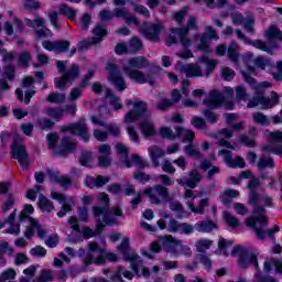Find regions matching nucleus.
<instances>
[{"label":"nucleus","instance_id":"14","mask_svg":"<svg viewBox=\"0 0 282 282\" xmlns=\"http://www.w3.org/2000/svg\"><path fill=\"white\" fill-rule=\"evenodd\" d=\"M252 213L257 217L246 219V225L249 228H252L253 230L254 228H258L257 223L260 224V226H268V217L265 216V208L263 206L253 207Z\"/></svg>","mask_w":282,"mask_h":282},{"label":"nucleus","instance_id":"33","mask_svg":"<svg viewBox=\"0 0 282 282\" xmlns=\"http://www.w3.org/2000/svg\"><path fill=\"white\" fill-rule=\"evenodd\" d=\"M102 230H105V225L102 224V220L100 218H97L96 230L89 227H85L83 229V236L86 239H91V237H99V235L102 234Z\"/></svg>","mask_w":282,"mask_h":282},{"label":"nucleus","instance_id":"24","mask_svg":"<svg viewBox=\"0 0 282 282\" xmlns=\"http://www.w3.org/2000/svg\"><path fill=\"white\" fill-rule=\"evenodd\" d=\"M113 17H117V19H123L128 25H140V21H138V18H135L133 14L129 13L126 8H115L113 9Z\"/></svg>","mask_w":282,"mask_h":282},{"label":"nucleus","instance_id":"64","mask_svg":"<svg viewBox=\"0 0 282 282\" xmlns=\"http://www.w3.org/2000/svg\"><path fill=\"white\" fill-rule=\"evenodd\" d=\"M256 282H276V278L270 276V275H261L260 273H257L254 275Z\"/></svg>","mask_w":282,"mask_h":282},{"label":"nucleus","instance_id":"11","mask_svg":"<svg viewBox=\"0 0 282 282\" xmlns=\"http://www.w3.org/2000/svg\"><path fill=\"white\" fill-rule=\"evenodd\" d=\"M11 154L14 160H18L22 169L30 166V155L28 154V150H25V145L19 143V138L13 139Z\"/></svg>","mask_w":282,"mask_h":282},{"label":"nucleus","instance_id":"8","mask_svg":"<svg viewBox=\"0 0 282 282\" xmlns=\"http://www.w3.org/2000/svg\"><path fill=\"white\" fill-rule=\"evenodd\" d=\"M80 78V66L78 64H73L65 73L62 74V77L54 79L55 87L65 91L67 85H72L74 80Z\"/></svg>","mask_w":282,"mask_h":282},{"label":"nucleus","instance_id":"45","mask_svg":"<svg viewBox=\"0 0 282 282\" xmlns=\"http://www.w3.org/2000/svg\"><path fill=\"white\" fill-rule=\"evenodd\" d=\"M195 39L197 41V50L199 52H205V54H208L210 52V47L208 46V36L207 35H195Z\"/></svg>","mask_w":282,"mask_h":282},{"label":"nucleus","instance_id":"59","mask_svg":"<svg viewBox=\"0 0 282 282\" xmlns=\"http://www.w3.org/2000/svg\"><path fill=\"white\" fill-rule=\"evenodd\" d=\"M144 45L142 44V40L139 37H132L130 40V50L133 54L140 52Z\"/></svg>","mask_w":282,"mask_h":282},{"label":"nucleus","instance_id":"1","mask_svg":"<svg viewBox=\"0 0 282 282\" xmlns=\"http://www.w3.org/2000/svg\"><path fill=\"white\" fill-rule=\"evenodd\" d=\"M129 65V66H128ZM128 65H123L122 69L131 80L134 83H139V85H144V83H149V85L154 86L155 80H153V73L144 74L140 69H144L151 66V62L144 56H134L128 59Z\"/></svg>","mask_w":282,"mask_h":282},{"label":"nucleus","instance_id":"30","mask_svg":"<svg viewBox=\"0 0 282 282\" xmlns=\"http://www.w3.org/2000/svg\"><path fill=\"white\" fill-rule=\"evenodd\" d=\"M109 176L105 177L102 175H98L97 177L87 176L85 184L88 188H102L105 184H109Z\"/></svg>","mask_w":282,"mask_h":282},{"label":"nucleus","instance_id":"21","mask_svg":"<svg viewBox=\"0 0 282 282\" xmlns=\"http://www.w3.org/2000/svg\"><path fill=\"white\" fill-rule=\"evenodd\" d=\"M98 152H99V158H98L99 166H104V167L111 166V145L104 143L99 145Z\"/></svg>","mask_w":282,"mask_h":282},{"label":"nucleus","instance_id":"53","mask_svg":"<svg viewBox=\"0 0 282 282\" xmlns=\"http://www.w3.org/2000/svg\"><path fill=\"white\" fill-rule=\"evenodd\" d=\"M94 158V154L90 151L84 150L80 152V156H79V164H82V166H87L89 167L91 159Z\"/></svg>","mask_w":282,"mask_h":282},{"label":"nucleus","instance_id":"35","mask_svg":"<svg viewBox=\"0 0 282 282\" xmlns=\"http://www.w3.org/2000/svg\"><path fill=\"white\" fill-rule=\"evenodd\" d=\"M148 151H149V155H150L153 166H155V167L160 166L159 159L164 158V150H162V148H160L158 145H153V147H150L148 149Z\"/></svg>","mask_w":282,"mask_h":282},{"label":"nucleus","instance_id":"47","mask_svg":"<svg viewBox=\"0 0 282 282\" xmlns=\"http://www.w3.org/2000/svg\"><path fill=\"white\" fill-rule=\"evenodd\" d=\"M39 206L41 210H44L45 213H52V210H54V203L43 196V194L40 195Z\"/></svg>","mask_w":282,"mask_h":282},{"label":"nucleus","instance_id":"49","mask_svg":"<svg viewBox=\"0 0 282 282\" xmlns=\"http://www.w3.org/2000/svg\"><path fill=\"white\" fill-rule=\"evenodd\" d=\"M272 265L276 268L278 272L282 273V262L274 258L264 261V272H271Z\"/></svg>","mask_w":282,"mask_h":282},{"label":"nucleus","instance_id":"32","mask_svg":"<svg viewBox=\"0 0 282 282\" xmlns=\"http://www.w3.org/2000/svg\"><path fill=\"white\" fill-rule=\"evenodd\" d=\"M217 135L223 137L218 139L219 147H225L226 149L235 150V145L230 144V142L227 141L230 140V138H232V130L224 128L221 130H218Z\"/></svg>","mask_w":282,"mask_h":282},{"label":"nucleus","instance_id":"42","mask_svg":"<svg viewBox=\"0 0 282 282\" xmlns=\"http://www.w3.org/2000/svg\"><path fill=\"white\" fill-rule=\"evenodd\" d=\"M176 132L180 138V135L183 137V142H189V144H193V140H195V132L193 130H186L182 127H176Z\"/></svg>","mask_w":282,"mask_h":282},{"label":"nucleus","instance_id":"52","mask_svg":"<svg viewBox=\"0 0 282 282\" xmlns=\"http://www.w3.org/2000/svg\"><path fill=\"white\" fill-rule=\"evenodd\" d=\"M65 113V110H63V108H48L46 110V116H48L50 118H53L54 120H61L63 118Z\"/></svg>","mask_w":282,"mask_h":282},{"label":"nucleus","instance_id":"15","mask_svg":"<svg viewBox=\"0 0 282 282\" xmlns=\"http://www.w3.org/2000/svg\"><path fill=\"white\" fill-rule=\"evenodd\" d=\"M204 180V176L199 173L197 169L191 170L188 172V178L183 177L176 180L178 186H187V188H197V184Z\"/></svg>","mask_w":282,"mask_h":282},{"label":"nucleus","instance_id":"38","mask_svg":"<svg viewBox=\"0 0 282 282\" xmlns=\"http://www.w3.org/2000/svg\"><path fill=\"white\" fill-rule=\"evenodd\" d=\"M74 149H76V143H74L69 137H65L62 139V150L59 151V155L65 158V155H67V153H72Z\"/></svg>","mask_w":282,"mask_h":282},{"label":"nucleus","instance_id":"28","mask_svg":"<svg viewBox=\"0 0 282 282\" xmlns=\"http://www.w3.org/2000/svg\"><path fill=\"white\" fill-rule=\"evenodd\" d=\"M181 70L187 76V78H199L204 76V70L198 64H186L181 67Z\"/></svg>","mask_w":282,"mask_h":282},{"label":"nucleus","instance_id":"12","mask_svg":"<svg viewBox=\"0 0 282 282\" xmlns=\"http://www.w3.org/2000/svg\"><path fill=\"white\" fill-rule=\"evenodd\" d=\"M61 131H63L64 133L69 131L73 135L82 137L84 142H89V128H87V123H85V120H79L75 123L64 126L61 128Z\"/></svg>","mask_w":282,"mask_h":282},{"label":"nucleus","instance_id":"60","mask_svg":"<svg viewBox=\"0 0 282 282\" xmlns=\"http://www.w3.org/2000/svg\"><path fill=\"white\" fill-rule=\"evenodd\" d=\"M203 116H205L207 122H210V124H215L219 120V115L208 109H203Z\"/></svg>","mask_w":282,"mask_h":282},{"label":"nucleus","instance_id":"46","mask_svg":"<svg viewBox=\"0 0 282 282\" xmlns=\"http://www.w3.org/2000/svg\"><path fill=\"white\" fill-rule=\"evenodd\" d=\"M67 99V96L63 93H51L47 97L46 100L47 102L54 104V105H63L65 100Z\"/></svg>","mask_w":282,"mask_h":282},{"label":"nucleus","instance_id":"50","mask_svg":"<svg viewBox=\"0 0 282 282\" xmlns=\"http://www.w3.org/2000/svg\"><path fill=\"white\" fill-rule=\"evenodd\" d=\"M184 151L185 154L188 155V158H194V160H202V152L195 149V145H193V143L185 145Z\"/></svg>","mask_w":282,"mask_h":282},{"label":"nucleus","instance_id":"57","mask_svg":"<svg viewBox=\"0 0 282 282\" xmlns=\"http://www.w3.org/2000/svg\"><path fill=\"white\" fill-rule=\"evenodd\" d=\"M160 134L166 140H175L178 138L177 130L176 132H173V130L169 127L161 128Z\"/></svg>","mask_w":282,"mask_h":282},{"label":"nucleus","instance_id":"20","mask_svg":"<svg viewBox=\"0 0 282 282\" xmlns=\"http://www.w3.org/2000/svg\"><path fill=\"white\" fill-rule=\"evenodd\" d=\"M218 155H224V160L227 166H230L231 169H246V161L241 156H237L236 159H232V152L228 150H220L218 151Z\"/></svg>","mask_w":282,"mask_h":282},{"label":"nucleus","instance_id":"39","mask_svg":"<svg viewBox=\"0 0 282 282\" xmlns=\"http://www.w3.org/2000/svg\"><path fill=\"white\" fill-rule=\"evenodd\" d=\"M14 252V249H12V247H10V245L6 241H1L0 242V265L3 267L7 263L6 258L3 257V254H9V257H12Z\"/></svg>","mask_w":282,"mask_h":282},{"label":"nucleus","instance_id":"31","mask_svg":"<svg viewBox=\"0 0 282 282\" xmlns=\"http://www.w3.org/2000/svg\"><path fill=\"white\" fill-rule=\"evenodd\" d=\"M198 62H200L203 65H205V73H203V74L206 76V78H208V76H210V74H213V72H215V67H217V65H219V61L210 59L206 55L198 57Z\"/></svg>","mask_w":282,"mask_h":282},{"label":"nucleus","instance_id":"5","mask_svg":"<svg viewBox=\"0 0 282 282\" xmlns=\"http://www.w3.org/2000/svg\"><path fill=\"white\" fill-rule=\"evenodd\" d=\"M143 195L148 196L149 202L156 206H160L162 202H171V194L169 193V189L162 184L147 187L143 191Z\"/></svg>","mask_w":282,"mask_h":282},{"label":"nucleus","instance_id":"56","mask_svg":"<svg viewBox=\"0 0 282 282\" xmlns=\"http://www.w3.org/2000/svg\"><path fill=\"white\" fill-rule=\"evenodd\" d=\"M224 219L226 224L230 226V228H239V219H237V217H235L232 214L225 212Z\"/></svg>","mask_w":282,"mask_h":282},{"label":"nucleus","instance_id":"22","mask_svg":"<svg viewBox=\"0 0 282 282\" xmlns=\"http://www.w3.org/2000/svg\"><path fill=\"white\" fill-rule=\"evenodd\" d=\"M46 175L48 176V180H51V182L59 184L62 188H67V186L72 185V178L61 175V172L47 169Z\"/></svg>","mask_w":282,"mask_h":282},{"label":"nucleus","instance_id":"23","mask_svg":"<svg viewBox=\"0 0 282 282\" xmlns=\"http://www.w3.org/2000/svg\"><path fill=\"white\" fill-rule=\"evenodd\" d=\"M221 102H224V94L217 90H212L209 97L203 100V105H206L208 109H217Z\"/></svg>","mask_w":282,"mask_h":282},{"label":"nucleus","instance_id":"62","mask_svg":"<svg viewBox=\"0 0 282 282\" xmlns=\"http://www.w3.org/2000/svg\"><path fill=\"white\" fill-rule=\"evenodd\" d=\"M14 276H17V271L14 269H8L0 274V282L12 281Z\"/></svg>","mask_w":282,"mask_h":282},{"label":"nucleus","instance_id":"61","mask_svg":"<svg viewBox=\"0 0 282 282\" xmlns=\"http://www.w3.org/2000/svg\"><path fill=\"white\" fill-rule=\"evenodd\" d=\"M11 208H14V196L9 194L2 205L1 210L2 213H8V210H11Z\"/></svg>","mask_w":282,"mask_h":282},{"label":"nucleus","instance_id":"37","mask_svg":"<svg viewBox=\"0 0 282 282\" xmlns=\"http://www.w3.org/2000/svg\"><path fill=\"white\" fill-rule=\"evenodd\" d=\"M227 54L229 61L237 65V63H239V44H237V42H231L227 48Z\"/></svg>","mask_w":282,"mask_h":282},{"label":"nucleus","instance_id":"10","mask_svg":"<svg viewBox=\"0 0 282 282\" xmlns=\"http://www.w3.org/2000/svg\"><path fill=\"white\" fill-rule=\"evenodd\" d=\"M106 72L108 74V80H110L119 91H124V89H127V82H124V77L120 74L118 65L113 62H108Z\"/></svg>","mask_w":282,"mask_h":282},{"label":"nucleus","instance_id":"6","mask_svg":"<svg viewBox=\"0 0 282 282\" xmlns=\"http://www.w3.org/2000/svg\"><path fill=\"white\" fill-rule=\"evenodd\" d=\"M231 257H239L238 263L243 270L252 263L254 269L259 271V261L257 260V256L254 253H250L248 249L237 246L231 250Z\"/></svg>","mask_w":282,"mask_h":282},{"label":"nucleus","instance_id":"41","mask_svg":"<svg viewBox=\"0 0 282 282\" xmlns=\"http://www.w3.org/2000/svg\"><path fill=\"white\" fill-rule=\"evenodd\" d=\"M132 162L138 166V169H149V162L144 159L140 158L138 154H132L131 161L129 159L126 160V166L131 167Z\"/></svg>","mask_w":282,"mask_h":282},{"label":"nucleus","instance_id":"55","mask_svg":"<svg viewBox=\"0 0 282 282\" xmlns=\"http://www.w3.org/2000/svg\"><path fill=\"white\" fill-rule=\"evenodd\" d=\"M210 246H213V240L208 239H200L195 243L197 252H206V250H208Z\"/></svg>","mask_w":282,"mask_h":282},{"label":"nucleus","instance_id":"44","mask_svg":"<svg viewBox=\"0 0 282 282\" xmlns=\"http://www.w3.org/2000/svg\"><path fill=\"white\" fill-rule=\"evenodd\" d=\"M140 129L145 137H152L155 135V127L153 126V122L149 121V119L142 121L140 123Z\"/></svg>","mask_w":282,"mask_h":282},{"label":"nucleus","instance_id":"51","mask_svg":"<svg viewBox=\"0 0 282 282\" xmlns=\"http://www.w3.org/2000/svg\"><path fill=\"white\" fill-rule=\"evenodd\" d=\"M24 22L29 28H45V19L39 15H35L34 20H30L26 18L24 19Z\"/></svg>","mask_w":282,"mask_h":282},{"label":"nucleus","instance_id":"16","mask_svg":"<svg viewBox=\"0 0 282 282\" xmlns=\"http://www.w3.org/2000/svg\"><path fill=\"white\" fill-rule=\"evenodd\" d=\"M139 31L148 41L158 43L160 41V32H162V24L156 23L149 26V24L144 23Z\"/></svg>","mask_w":282,"mask_h":282},{"label":"nucleus","instance_id":"34","mask_svg":"<svg viewBox=\"0 0 282 282\" xmlns=\"http://www.w3.org/2000/svg\"><path fill=\"white\" fill-rule=\"evenodd\" d=\"M253 230L258 239L263 240L268 236V238L272 239V241H276V238L274 237V232H279L281 230V227L274 226L272 229H267V230L256 227Z\"/></svg>","mask_w":282,"mask_h":282},{"label":"nucleus","instance_id":"7","mask_svg":"<svg viewBox=\"0 0 282 282\" xmlns=\"http://www.w3.org/2000/svg\"><path fill=\"white\" fill-rule=\"evenodd\" d=\"M93 37L83 40L77 44L78 52H83V50H89V47H94V45H100V43H102V39L107 36L108 32L105 25L97 24L93 30Z\"/></svg>","mask_w":282,"mask_h":282},{"label":"nucleus","instance_id":"2","mask_svg":"<svg viewBox=\"0 0 282 282\" xmlns=\"http://www.w3.org/2000/svg\"><path fill=\"white\" fill-rule=\"evenodd\" d=\"M162 247L164 248L165 252H169L174 257H180V253L184 254V257L193 256L191 247L182 245V240L173 238V236L171 235L164 236L160 238L159 241L152 242L150 246V250L152 252H160L162 250ZM177 247H180V251L177 250Z\"/></svg>","mask_w":282,"mask_h":282},{"label":"nucleus","instance_id":"25","mask_svg":"<svg viewBox=\"0 0 282 282\" xmlns=\"http://www.w3.org/2000/svg\"><path fill=\"white\" fill-rule=\"evenodd\" d=\"M264 36L269 45H271V47H279V44L276 43V41H280V43H282L281 30H279L274 25L269 28V30L264 33Z\"/></svg>","mask_w":282,"mask_h":282},{"label":"nucleus","instance_id":"19","mask_svg":"<svg viewBox=\"0 0 282 282\" xmlns=\"http://www.w3.org/2000/svg\"><path fill=\"white\" fill-rule=\"evenodd\" d=\"M17 78V68L12 65H8L3 67L2 77L0 78V89L1 91H8L10 89L9 83H12Z\"/></svg>","mask_w":282,"mask_h":282},{"label":"nucleus","instance_id":"63","mask_svg":"<svg viewBox=\"0 0 282 282\" xmlns=\"http://www.w3.org/2000/svg\"><path fill=\"white\" fill-rule=\"evenodd\" d=\"M52 279V271L43 270L41 271L36 282H50Z\"/></svg>","mask_w":282,"mask_h":282},{"label":"nucleus","instance_id":"29","mask_svg":"<svg viewBox=\"0 0 282 282\" xmlns=\"http://www.w3.org/2000/svg\"><path fill=\"white\" fill-rule=\"evenodd\" d=\"M123 254L124 261H131V267L134 274H140V267L142 265V260H140V256L135 254L131 249H128Z\"/></svg>","mask_w":282,"mask_h":282},{"label":"nucleus","instance_id":"13","mask_svg":"<svg viewBox=\"0 0 282 282\" xmlns=\"http://www.w3.org/2000/svg\"><path fill=\"white\" fill-rule=\"evenodd\" d=\"M132 107L133 110H130L124 117L126 122H135V120H140L149 109V105L142 100L134 101Z\"/></svg>","mask_w":282,"mask_h":282},{"label":"nucleus","instance_id":"40","mask_svg":"<svg viewBox=\"0 0 282 282\" xmlns=\"http://www.w3.org/2000/svg\"><path fill=\"white\" fill-rule=\"evenodd\" d=\"M274 159L272 156H260L257 163L258 171H265V169H274Z\"/></svg>","mask_w":282,"mask_h":282},{"label":"nucleus","instance_id":"27","mask_svg":"<svg viewBox=\"0 0 282 282\" xmlns=\"http://www.w3.org/2000/svg\"><path fill=\"white\" fill-rule=\"evenodd\" d=\"M93 213L95 217H100V215H104V224L106 226H116V224H118V219L111 217V214H109V208L107 207H94Z\"/></svg>","mask_w":282,"mask_h":282},{"label":"nucleus","instance_id":"36","mask_svg":"<svg viewBox=\"0 0 282 282\" xmlns=\"http://www.w3.org/2000/svg\"><path fill=\"white\" fill-rule=\"evenodd\" d=\"M194 228L198 232H213V230H215V228H217V224H215L210 219H205V220L196 223L194 225Z\"/></svg>","mask_w":282,"mask_h":282},{"label":"nucleus","instance_id":"3","mask_svg":"<svg viewBox=\"0 0 282 282\" xmlns=\"http://www.w3.org/2000/svg\"><path fill=\"white\" fill-rule=\"evenodd\" d=\"M268 87H272V84L262 82L257 85L256 96L247 104L249 109H252V107H259V105H261L262 109H272L274 105H279V95L276 93L272 91L271 97H264L261 95L265 89H268Z\"/></svg>","mask_w":282,"mask_h":282},{"label":"nucleus","instance_id":"4","mask_svg":"<svg viewBox=\"0 0 282 282\" xmlns=\"http://www.w3.org/2000/svg\"><path fill=\"white\" fill-rule=\"evenodd\" d=\"M199 26H197V18L191 15L187 25L183 28H176V29H171L172 34L167 37V45L171 46L175 43H177V40L181 41L183 47H191V40L187 37L188 36V31L194 30L197 31Z\"/></svg>","mask_w":282,"mask_h":282},{"label":"nucleus","instance_id":"54","mask_svg":"<svg viewBox=\"0 0 282 282\" xmlns=\"http://www.w3.org/2000/svg\"><path fill=\"white\" fill-rule=\"evenodd\" d=\"M191 123L195 129H198L199 131H204L208 129V124L206 123V119L202 117H193Z\"/></svg>","mask_w":282,"mask_h":282},{"label":"nucleus","instance_id":"17","mask_svg":"<svg viewBox=\"0 0 282 282\" xmlns=\"http://www.w3.org/2000/svg\"><path fill=\"white\" fill-rule=\"evenodd\" d=\"M44 50H47L48 52H55L56 54H65L67 50H69V41L67 40H58L55 42L44 41L42 43Z\"/></svg>","mask_w":282,"mask_h":282},{"label":"nucleus","instance_id":"48","mask_svg":"<svg viewBox=\"0 0 282 282\" xmlns=\"http://www.w3.org/2000/svg\"><path fill=\"white\" fill-rule=\"evenodd\" d=\"M252 120L256 124H261L262 127L270 124V119L263 112H253Z\"/></svg>","mask_w":282,"mask_h":282},{"label":"nucleus","instance_id":"26","mask_svg":"<svg viewBox=\"0 0 282 282\" xmlns=\"http://www.w3.org/2000/svg\"><path fill=\"white\" fill-rule=\"evenodd\" d=\"M53 199H57L59 204H62L61 210L57 213V217L63 218L67 213H72V205L66 202L65 194H61L58 192H53L51 194Z\"/></svg>","mask_w":282,"mask_h":282},{"label":"nucleus","instance_id":"9","mask_svg":"<svg viewBox=\"0 0 282 282\" xmlns=\"http://www.w3.org/2000/svg\"><path fill=\"white\" fill-rule=\"evenodd\" d=\"M88 250L86 258L84 259V265H91L95 263L96 265H102L107 260L102 257L105 249L100 248L97 242H88Z\"/></svg>","mask_w":282,"mask_h":282},{"label":"nucleus","instance_id":"58","mask_svg":"<svg viewBox=\"0 0 282 282\" xmlns=\"http://www.w3.org/2000/svg\"><path fill=\"white\" fill-rule=\"evenodd\" d=\"M262 151H264L265 153H274V155H281L282 151H281V147L276 145V143H272L271 144H264L262 145Z\"/></svg>","mask_w":282,"mask_h":282},{"label":"nucleus","instance_id":"18","mask_svg":"<svg viewBox=\"0 0 282 282\" xmlns=\"http://www.w3.org/2000/svg\"><path fill=\"white\" fill-rule=\"evenodd\" d=\"M236 34H237V36L240 41H243V43H246V45H252V47H257V50H261L262 52H267V54H270V55L274 54L272 48H270L268 46V44L264 43L263 41L254 40L253 42H251V40L248 36H246L243 34V32H241V30H236Z\"/></svg>","mask_w":282,"mask_h":282},{"label":"nucleus","instance_id":"43","mask_svg":"<svg viewBox=\"0 0 282 282\" xmlns=\"http://www.w3.org/2000/svg\"><path fill=\"white\" fill-rule=\"evenodd\" d=\"M58 14H63L67 19H70V21H74V19H76V10L65 3L58 6Z\"/></svg>","mask_w":282,"mask_h":282}]
</instances>
